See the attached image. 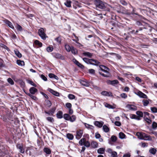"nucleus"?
<instances>
[{
    "mask_svg": "<svg viewBox=\"0 0 157 157\" xmlns=\"http://www.w3.org/2000/svg\"><path fill=\"white\" fill-rule=\"evenodd\" d=\"M70 116L68 114H65L63 115V118L67 120H70Z\"/></svg>",
    "mask_w": 157,
    "mask_h": 157,
    "instance_id": "obj_32",
    "label": "nucleus"
},
{
    "mask_svg": "<svg viewBox=\"0 0 157 157\" xmlns=\"http://www.w3.org/2000/svg\"><path fill=\"white\" fill-rule=\"evenodd\" d=\"M91 146L93 148H95L98 147V145L96 142L93 141L91 143Z\"/></svg>",
    "mask_w": 157,
    "mask_h": 157,
    "instance_id": "obj_21",
    "label": "nucleus"
},
{
    "mask_svg": "<svg viewBox=\"0 0 157 157\" xmlns=\"http://www.w3.org/2000/svg\"><path fill=\"white\" fill-rule=\"evenodd\" d=\"M88 71L90 73L94 74L95 73V70L92 69H90L88 70Z\"/></svg>",
    "mask_w": 157,
    "mask_h": 157,
    "instance_id": "obj_59",
    "label": "nucleus"
},
{
    "mask_svg": "<svg viewBox=\"0 0 157 157\" xmlns=\"http://www.w3.org/2000/svg\"><path fill=\"white\" fill-rule=\"evenodd\" d=\"M17 29L19 31H21L22 30V27L19 25L17 24Z\"/></svg>",
    "mask_w": 157,
    "mask_h": 157,
    "instance_id": "obj_57",
    "label": "nucleus"
},
{
    "mask_svg": "<svg viewBox=\"0 0 157 157\" xmlns=\"http://www.w3.org/2000/svg\"><path fill=\"white\" fill-rule=\"evenodd\" d=\"M4 22L8 26L12 29H14V27L12 24L7 20H5L4 21Z\"/></svg>",
    "mask_w": 157,
    "mask_h": 157,
    "instance_id": "obj_6",
    "label": "nucleus"
},
{
    "mask_svg": "<svg viewBox=\"0 0 157 157\" xmlns=\"http://www.w3.org/2000/svg\"><path fill=\"white\" fill-rule=\"evenodd\" d=\"M136 114L138 115L137 116L135 114H132L131 117V118L139 120H140V117H142L143 116V113L141 111H137L136 112Z\"/></svg>",
    "mask_w": 157,
    "mask_h": 157,
    "instance_id": "obj_3",
    "label": "nucleus"
},
{
    "mask_svg": "<svg viewBox=\"0 0 157 157\" xmlns=\"http://www.w3.org/2000/svg\"><path fill=\"white\" fill-rule=\"evenodd\" d=\"M104 123L103 122L101 121V122L98 121H95L94 123L95 125L99 128H101L102 127Z\"/></svg>",
    "mask_w": 157,
    "mask_h": 157,
    "instance_id": "obj_11",
    "label": "nucleus"
},
{
    "mask_svg": "<svg viewBox=\"0 0 157 157\" xmlns=\"http://www.w3.org/2000/svg\"><path fill=\"white\" fill-rule=\"evenodd\" d=\"M118 83V80H116L112 81L111 85H114V84H117Z\"/></svg>",
    "mask_w": 157,
    "mask_h": 157,
    "instance_id": "obj_51",
    "label": "nucleus"
},
{
    "mask_svg": "<svg viewBox=\"0 0 157 157\" xmlns=\"http://www.w3.org/2000/svg\"><path fill=\"white\" fill-rule=\"evenodd\" d=\"M48 90L53 95L56 96H59V93L51 89V88H48Z\"/></svg>",
    "mask_w": 157,
    "mask_h": 157,
    "instance_id": "obj_8",
    "label": "nucleus"
},
{
    "mask_svg": "<svg viewBox=\"0 0 157 157\" xmlns=\"http://www.w3.org/2000/svg\"><path fill=\"white\" fill-rule=\"evenodd\" d=\"M65 49L68 52H69L71 51V47L68 44H65Z\"/></svg>",
    "mask_w": 157,
    "mask_h": 157,
    "instance_id": "obj_29",
    "label": "nucleus"
},
{
    "mask_svg": "<svg viewBox=\"0 0 157 157\" xmlns=\"http://www.w3.org/2000/svg\"><path fill=\"white\" fill-rule=\"evenodd\" d=\"M80 83L82 85L85 86H89V84L88 82L83 80H80Z\"/></svg>",
    "mask_w": 157,
    "mask_h": 157,
    "instance_id": "obj_15",
    "label": "nucleus"
},
{
    "mask_svg": "<svg viewBox=\"0 0 157 157\" xmlns=\"http://www.w3.org/2000/svg\"><path fill=\"white\" fill-rule=\"evenodd\" d=\"M135 107V106L134 105H131V104L127 105L126 106V107L127 108H134Z\"/></svg>",
    "mask_w": 157,
    "mask_h": 157,
    "instance_id": "obj_52",
    "label": "nucleus"
},
{
    "mask_svg": "<svg viewBox=\"0 0 157 157\" xmlns=\"http://www.w3.org/2000/svg\"><path fill=\"white\" fill-rule=\"evenodd\" d=\"M38 34L42 39L44 40L46 39L47 36L46 34L44 33V29L43 28H41L39 29Z\"/></svg>",
    "mask_w": 157,
    "mask_h": 157,
    "instance_id": "obj_4",
    "label": "nucleus"
},
{
    "mask_svg": "<svg viewBox=\"0 0 157 157\" xmlns=\"http://www.w3.org/2000/svg\"><path fill=\"white\" fill-rule=\"evenodd\" d=\"M44 151L48 154H50L51 153L50 149L47 147H45L44 149Z\"/></svg>",
    "mask_w": 157,
    "mask_h": 157,
    "instance_id": "obj_22",
    "label": "nucleus"
},
{
    "mask_svg": "<svg viewBox=\"0 0 157 157\" xmlns=\"http://www.w3.org/2000/svg\"><path fill=\"white\" fill-rule=\"evenodd\" d=\"M54 56L56 58L60 59H64V57L60 54L59 53H55L54 54Z\"/></svg>",
    "mask_w": 157,
    "mask_h": 157,
    "instance_id": "obj_13",
    "label": "nucleus"
},
{
    "mask_svg": "<svg viewBox=\"0 0 157 157\" xmlns=\"http://www.w3.org/2000/svg\"><path fill=\"white\" fill-rule=\"evenodd\" d=\"M119 136L120 138L121 139H124L125 136V134L122 132H120L119 133Z\"/></svg>",
    "mask_w": 157,
    "mask_h": 157,
    "instance_id": "obj_40",
    "label": "nucleus"
},
{
    "mask_svg": "<svg viewBox=\"0 0 157 157\" xmlns=\"http://www.w3.org/2000/svg\"><path fill=\"white\" fill-rule=\"evenodd\" d=\"M76 119V117L74 115H72L71 117H70V120L71 122H73Z\"/></svg>",
    "mask_w": 157,
    "mask_h": 157,
    "instance_id": "obj_38",
    "label": "nucleus"
},
{
    "mask_svg": "<svg viewBox=\"0 0 157 157\" xmlns=\"http://www.w3.org/2000/svg\"><path fill=\"white\" fill-rule=\"evenodd\" d=\"M102 128L104 131L106 132H108L109 131V128L106 125H103Z\"/></svg>",
    "mask_w": 157,
    "mask_h": 157,
    "instance_id": "obj_26",
    "label": "nucleus"
},
{
    "mask_svg": "<svg viewBox=\"0 0 157 157\" xmlns=\"http://www.w3.org/2000/svg\"><path fill=\"white\" fill-rule=\"evenodd\" d=\"M136 135L140 139L144 140H151V137L145 133L137 132L136 133Z\"/></svg>",
    "mask_w": 157,
    "mask_h": 157,
    "instance_id": "obj_1",
    "label": "nucleus"
},
{
    "mask_svg": "<svg viewBox=\"0 0 157 157\" xmlns=\"http://www.w3.org/2000/svg\"><path fill=\"white\" fill-rule=\"evenodd\" d=\"M137 95L140 98H147V96L145 94L140 91H139L137 93Z\"/></svg>",
    "mask_w": 157,
    "mask_h": 157,
    "instance_id": "obj_10",
    "label": "nucleus"
},
{
    "mask_svg": "<svg viewBox=\"0 0 157 157\" xmlns=\"http://www.w3.org/2000/svg\"><path fill=\"white\" fill-rule=\"evenodd\" d=\"M131 156L130 154L129 153H126L123 155V157H130Z\"/></svg>",
    "mask_w": 157,
    "mask_h": 157,
    "instance_id": "obj_61",
    "label": "nucleus"
},
{
    "mask_svg": "<svg viewBox=\"0 0 157 157\" xmlns=\"http://www.w3.org/2000/svg\"><path fill=\"white\" fill-rule=\"evenodd\" d=\"M34 43L35 44L38 45L40 47H41L42 46V43L38 40H35Z\"/></svg>",
    "mask_w": 157,
    "mask_h": 157,
    "instance_id": "obj_28",
    "label": "nucleus"
},
{
    "mask_svg": "<svg viewBox=\"0 0 157 157\" xmlns=\"http://www.w3.org/2000/svg\"><path fill=\"white\" fill-rule=\"evenodd\" d=\"M41 78L44 81L47 80V78L44 75H41Z\"/></svg>",
    "mask_w": 157,
    "mask_h": 157,
    "instance_id": "obj_58",
    "label": "nucleus"
},
{
    "mask_svg": "<svg viewBox=\"0 0 157 157\" xmlns=\"http://www.w3.org/2000/svg\"><path fill=\"white\" fill-rule=\"evenodd\" d=\"M110 94H111V93H110ZM101 94L105 96H110L109 93L107 91H103L101 93Z\"/></svg>",
    "mask_w": 157,
    "mask_h": 157,
    "instance_id": "obj_36",
    "label": "nucleus"
},
{
    "mask_svg": "<svg viewBox=\"0 0 157 157\" xmlns=\"http://www.w3.org/2000/svg\"><path fill=\"white\" fill-rule=\"evenodd\" d=\"M114 124L118 126H119L121 125V123L120 122L118 121H115Z\"/></svg>",
    "mask_w": 157,
    "mask_h": 157,
    "instance_id": "obj_60",
    "label": "nucleus"
},
{
    "mask_svg": "<svg viewBox=\"0 0 157 157\" xmlns=\"http://www.w3.org/2000/svg\"><path fill=\"white\" fill-rule=\"evenodd\" d=\"M94 3L97 7L101 9L105 8V6L103 2L100 0H94Z\"/></svg>",
    "mask_w": 157,
    "mask_h": 157,
    "instance_id": "obj_2",
    "label": "nucleus"
},
{
    "mask_svg": "<svg viewBox=\"0 0 157 157\" xmlns=\"http://www.w3.org/2000/svg\"><path fill=\"white\" fill-rule=\"evenodd\" d=\"M111 154L112 157H117V153L116 151H113Z\"/></svg>",
    "mask_w": 157,
    "mask_h": 157,
    "instance_id": "obj_42",
    "label": "nucleus"
},
{
    "mask_svg": "<svg viewBox=\"0 0 157 157\" xmlns=\"http://www.w3.org/2000/svg\"><path fill=\"white\" fill-rule=\"evenodd\" d=\"M82 131L81 130L77 131L76 132V138L78 139H79L82 136Z\"/></svg>",
    "mask_w": 157,
    "mask_h": 157,
    "instance_id": "obj_7",
    "label": "nucleus"
},
{
    "mask_svg": "<svg viewBox=\"0 0 157 157\" xmlns=\"http://www.w3.org/2000/svg\"><path fill=\"white\" fill-rule=\"evenodd\" d=\"M100 69L106 73H108V71L109 69L108 67L103 65H101L99 66Z\"/></svg>",
    "mask_w": 157,
    "mask_h": 157,
    "instance_id": "obj_5",
    "label": "nucleus"
},
{
    "mask_svg": "<svg viewBox=\"0 0 157 157\" xmlns=\"http://www.w3.org/2000/svg\"><path fill=\"white\" fill-rule=\"evenodd\" d=\"M95 136L96 138L98 139L100 137L101 135L99 134L96 133H95Z\"/></svg>",
    "mask_w": 157,
    "mask_h": 157,
    "instance_id": "obj_62",
    "label": "nucleus"
},
{
    "mask_svg": "<svg viewBox=\"0 0 157 157\" xmlns=\"http://www.w3.org/2000/svg\"><path fill=\"white\" fill-rule=\"evenodd\" d=\"M67 137L70 140H72L73 139L74 136L72 134L68 133L67 135Z\"/></svg>",
    "mask_w": 157,
    "mask_h": 157,
    "instance_id": "obj_35",
    "label": "nucleus"
},
{
    "mask_svg": "<svg viewBox=\"0 0 157 157\" xmlns=\"http://www.w3.org/2000/svg\"><path fill=\"white\" fill-rule=\"evenodd\" d=\"M83 55L85 56H87L89 57H91L93 55V54L91 53L88 52H85L83 53Z\"/></svg>",
    "mask_w": 157,
    "mask_h": 157,
    "instance_id": "obj_19",
    "label": "nucleus"
},
{
    "mask_svg": "<svg viewBox=\"0 0 157 157\" xmlns=\"http://www.w3.org/2000/svg\"><path fill=\"white\" fill-rule=\"evenodd\" d=\"M55 111V109H53L52 110H51V111H50L48 112H47V111H45V112L46 113L48 114L49 115H52L53 114V113H54Z\"/></svg>",
    "mask_w": 157,
    "mask_h": 157,
    "instance_id": "obj_33",
    "label": "nucleus"
},
{
    "mask_svg": "<svg viewBox=\"0 0 157 157\" xmlns=\"http://www.w3.org/2000/svg\"><path fill=\"white\" fill-rule=\"evenodd\" d=\"M121 97L124 98H126L127 97V95L124 93H123L121 94L120 95Z\"/></svg>",
    "mask_w": 157,
    "mask_h": 157,
    "instance_id": "obj_47",
    "label": "nucleus"
},
{
    "mask_svg": "<svg viewBox=\"0 0 157 157\" xmlns=\"http://www.w3.org/2000/svg\"><path fill=\"white\" fill-rule=\"evenodd\" d=\"M8 82L11 85L14 84V82L13 80L10 78H9L7 79Z\"/></svg>",
    "mask_w": 157,
    "mask_h": 157,
    "instance_id": "obj_39",
    "label": "nucleus"
},
{
    "mask_svg": "<svg viewBox=\"0 0 157 157\" xmlns=\"http://www.w3.org/2000/svg\"><path fill=\"white\" fill-rule=\"evenodd\" d=\"M100 64V63L98 61L92 59L91 64L94 65L98 66Z\"/></svg>",
    "mask_w": 157,
    "mask_h": 157,
    "instance_id": "obj_12",
    "label": "nucleus"
},
{
    "mask_svg": "<svg viewBox=\"0 0 157 157\" xmlns=\"http://www.w3.org/2000/svg\"><path fill=\"white\" fill-rule=\"evenodd\" d=\"M27 82L29 84H31L32 85L36 87V85L32 81L30 80H28Z\"/></svg>",
    "mask_w": 157,
    "mask_h": 157,
    "instance_id": "obj_49",
    "label": "nucleus"
},
{
    "mask_svg": "<svg viewBox=\"0 0 157 157\" xmlns=\"http://www.w3.org/2000/svg\"><path fill=\"white\" fill-rule=\"evenodd\" d=\"M11 37L14 40L16 39L17 36L15 34H12L11 35Z\"/></svg>",
    "mask_w": 157,
    "mask_h": 157,
    "instance_id": "obj_64",
    "label": "nucleus"
},
{
    "mask_svg": "<svg viewBox=\"0 0 157 157\" xmlns=\"http://www.w3.org/2000/svg\"><path fill=\"white\" fill-rule=\"evenodd\" d=\"M71 51L72 53L74 55H75L77 53V50L75 48H74L73 47H71Z\"/></svg>",
    "mask_w": 157,
    "mask_h": 157,
    "instance_id": "obj_27",
    "label": "nucleus"
},
{
    "mask_svg": "<svg viewBox=\"0 0 157 157\" xmlns=\"http://www.w3.org/2000/svg\"><path fill=\"white\" fill-rule=\"evenodd\" d=\"M143 102L144 105L145 106H147L149 103L148 101L146 100L143 101Z\"/></svg>",
    "mask_w": 157,
    "mask_h": 157,
    "instance_id": "obj_46",
    "label": "nucleus"
},
{
    "mask_svg": "<svg viewBox=\"0 0 157 157\" xmlns=\"http://www.w3.org/2000/svg\"><path fill=\"white\" fill-rule=\"evenodd\" d=\"M53 48L52 47H48L47 48V51L48 52H52L53 50Z\"/></svg>",
    "mask_w": 157,
    "mask_h": 157,
    "instance_id": "obj_45",
    "label": "nucleus"
},
{
    "mask_svg": "<svg viewBox=\"0 0 157 157\" xmlns=\"http://www.w3.org/2000/svg\"><path fill=\"white\" fill-rule=\"evenodd\" d=\"M45 104L48 107H49L51 105L52 103L50 101L47 100L45 101Z\"/></svg>",
    "mask_w": 157,
    "mask_h": 157,
    "instance_id": "obj_31",
    "label": "nucleus"
},
{
    "mask_svg": "<svg viewBox=\"0 0 157 157\" xmlns=\"http://www.w3.org/2000/svg\"><path fill=\"white\" fill-rule=\"evenodd\" d=\"M111 140L113 142H115L117 140V137L115 136H111Z\"/></svg>",
    "mask_w": 157,
    "mask_h": 157,
    "instance_id": "obj_43",
    "label": "nucleus"
},
{
    "mask_svg": "<svg viewBox=\"0 0 157 157\" xmlns=\"http://www.w3.org/2000/svg\"><path fill=\"white\" fill-rule=\"evenodd\" d=\"M28 94L30 98H31L32 99H33L36 100V97L35 96L31 95L29 93Z\"/></svg>",
    "mask_w": 157,
    "mask_h": 157,
    "instance_id": "obj_56",
    "label": "nucleus"
},
{
    "mask_svg": "<svg viewBox=\"0 0 157 157\" xmlns=\"http://www.w3.org/2000/svg\"><path fill=\"white\" fill-rule=\"evenodd\" d=\"M41 94L42 95H43L44 97V98L47 99H48V96H47V95H46V94H44V93L43 92H41Z\"/></svg>",
    "mask_w": 157,
    "mask_h": 157,
    "instance_id": "obj_63",
    "label": "nucleus"
},
{
    "mask_svg": "<svg viewBox=\"0 0 157 157\" xmlns=\"http://www.w3.org/2000/svg\"><path fill=\"white\" fill-rule=\"evenodd\" d=\"M157 151L154 148H151L149 150V152L151 154L154 155L155 154Z\"/></svg>",
    "mask_w": 157,
    "mask_h": 157,
    "instance_id": "obj_20",
    "label": "nucleus"
},
{
    "mask_svg": "<svg viewBox=\"0 0 157 157\" xmlns=\"http://www.w3.org/2000/svg\"><path fill=\"white\" fill-rule=\"evenodd\" d=\"M152 127L154 129H155L157 127V123L155 122H153L152 125Z\"/></svg>",
    "mask_w": 157,
    "mask_h": 157,
    "instance_id": "obj_48",
    "label": "nucleus"
},
{
    "mask_svg": "<svg viewBox=\"0 0 157 157\" xmlns=\"http://www.w3.org/2000/svg\"><path fill=\"white\" fill-rule=\"evenodd\" d=\"M17 64L21 66H23L25 65V63L23 61L18 60L17 61Z\"/></svg>",
    "mask_w": 157,
    "mask_h": 157,
    "instance_id": "obj_18",
    "label": "nucleus"
},
{
    "mask_svg": "<svg viewBox=\"0 0 157 157\" xmlns=\"http://www.w3.org/2000/svg\"><path fill=\"white\" fill-rule=\"evenodd\" d=\"M0 47H2L6 50H8V48L6 45H5L3 44H0Z\"/></svg>",
    "mask_w": 157,
    "mask_h": 157,
    "instance_id": "obj_53",
    "label": "nucleus"
},
{
    "mask_svg": "<svg viewBox=\"0 0 157 157\" xmlns=\"http://www.w3.org/2000/svg\"><path fill=\"white\" fill-rule=\"evenodd\" d=\"M37 91V89L34 87H32L29 89V91L30 93L32 94H35V93Z\"/></svg>",
    "mask_w": 157,
    "mask_h": 157,
    "instance_id": "obj_14",
    "label": "nucleus"
},
{
    "mask_svg": "<svg viewBox=\"0 0 157 157\" xmlns=\"http://www.w3.org/2000/svg\"><path fill=\"white\" fill-rule=\"evenodd\" d=\"M47 119L48 121L52 122L54 121L53 118L52 117H48L47 118Z\"/></svg>",
    "mask_w": 157,
    "mask_h": 157,
    "instance_id": "obj_55",
    "label": "nucleus"
},
{
    "mask_svg": "<svg viewBox=\"0 0 157 157\" xmlns=\"http://www.w3.org/2000/svg\"><path fill=\"white\" fill-rule=\"evenodd\" d=\"M105 152V149L103 148H100L98 150V152L99 154H103Z\"/></svg>",
    "mask_w": 157,
    "mask_h": 157,
    "instance_id": "obj_24",
    "label": "nucleus"
},
{
    "mask_svg": "<svg viewBox=\"0 0 157 157\" xmlns=\"http://www.w3.org/2000/svg\"><path fill=\"white\" fill-rule=\"evenodd\" d=\"M71 2L70 0H67L64 3L65 5L68 7H70L71 6Z\"/></svg>",
    "mask_w": 157,
    "mask_h": 157,
    "instance_id": "obj_17",
    "label": "nucleus"
},
{
    "mask_svg": "<svg viewBox=\"0 0 157 157\" xmlns=\"http://www.w3.org/2000/svg\"><path fill=\"white\" fill-rule=\"evenodd\" d=\"M57 117L58 118H61L63 117V113L61 111H59L56 114Z\"/></svg>",
    "mask_w": 157,
    "mask_h": 157,
    "instance_id": "obj_23",
    "label": "nucleus"
},
{
    "mask_svg": "<svg viewBox=\"0 0 157 157\" xmlns=\"http://www.w3.org/2000/svg\"><path fill=\"white\" fill-rule=\"evenodd\" d=\"M84 145L85 146L87 147H88L90 146V143L88 141H85V143H84Z\"/></svg>",
    "mask_w": 157,
    "mask_h": 157,
    "instance_id": "obj_50",
    "label": "nucleus"
},
{
    "mask_svg": "<svg viewBox=\"0 0 157 157\" xmlns=\"http://www.w3.org/2000/svg\"><path fill=\"white\" fill-rule=\"evenodd\" d=\"M17 119V118H15L14 117H13V114L12 113H10V115H9V119L12 121H13V119Z\"/></svg>",
    "mask_w": 157,
    "mask_h": 157,
    "instance_id": "obj_25",
    "label": "nucleus"
},
{
    "mask_svg": "<svg viewBox=\"0 0 157 157\" xmlns=\"http://www.w3.org/2000/svg\"><path fill=\"white\" fill-rule=\"evenodd\" d=\"M15 52L16 55L18 57L20 58L22 56L21 54L18 51H15Z\"/></svg>",
    "mask_w": 157,
    "mask_h": 157,
    "instance_id": "obj_41",
    "label": "nucleus"
},
{
    "mask_svg": "<svg viewBox=\"0 0 157 157\" xmlns=\"http://www.w3.org/2000/svg\"><path fill=\"white\" fill-rule=\"evenodd\" d=\"M82 59L86 63L91 64L92 59H90L86 58H84Z\"/></svg>",
    "mask_w": 157,
    "mask_h": 157,
    "instance_id": "obj_16",
    "label": "nucleus"
},
{
    "mask_svg": "<svg viewBox=\"0 0 157 157\" xmlns=\"http://www.w3.org/2000/svg\"><path fill=\"white\" fill-rule=\"evenodd\" d=\"M73 61L74 62L78 67L82 69L84 68V66L79 62L78 61H77L76 59H73Z\"/></svg>",
    "mask_w": 157,
    "mask_h": 157,
    "instance_id": "obj_9",
    "label": "nucleus"
},
{
    "mask_svg": "<svg viewBox=\"0 0 157 157\" xmlns=\"http://www.w3.org/2000/svg\"><path fill=\"white\" fill-rule=\"evenodd\" d=\"M104 105H105V107H106L108 108H114V107H113V106L110 105L106 103H104Z\"/></svg>",
    "mask_w": 157,
    "mask_h": 157,
    "instance_id": "obj_37",
    "label": "nucleus"
},
{
    "mask_svg": "<svg viewBox=\"0 0 157 157\" xmlns=\"http://www.w3.org/2000/svg\"><path fill=\"white\" fill-rule=\"evenodd\" d=\"M68 98L71 99H73L75 98V96L72 94H69L68 95Z\"/></svg>",
    "mask_w": 157,
    "mask_h": 157,
    "instance_id": "obj_44",
    "label": "nucleus"
},
{
    "mask_svg": "<svg viewBox=\"0 0 157 157\" xmlns=\"http://www.w3.org/2000/svg\"><path fill=\"white\" fill-rule=\"evenodd\" d=\"M65 105L67 108H71V104L70 103H67Z\"/></svg>",
    "mask_w": 157,
    "mask_h": 157,
    "instance_id": "obj_54",
    "label": "nucleus"
},
{
    "mask_svg": "<svg viewBox=\"0 0 157 157\" xmlns=\"http://www.w3.org/2000/svg\"><path fill=\"white\" fill-rule=\"evenodd\" d=\"M86 139L85 138H83L82 139L79 141V144H80L81 145H84L85 141H86Z\"/></svg>",
    "mask_w": 157,
    "mask_h": 157,
    "instance_id": "obj_34",
    "label": "nucleus"
},
{
    "mask_svg": "<svg viewBox=\"0 0 157 157\" xmlns=\"http://www.w3.org/2000/svg\"><path fill=\"white\" fill-rule=\"evenodd\" d=\"M73 35L74 36L75 38L76 39V40H75V39H73L72 40L75 42L76 43H77V44H80V43H79V42H78V37L77 36L75 35V34H74V33H73Z\"/></svg>",
    "mask_w": 157,
    "mask_h": 157,
    "instance_id": "obj_30",
    "label": "nucleus"
}]
</instances>
